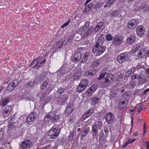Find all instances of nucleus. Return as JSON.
Returning <instances> with one entry per match:
<instances>
[{"label":"nucleus","mask_w":149,"mask_h":149,"mask_svg":"<svg viewBox=\"0 0 149 149\" xmlns=\"http://www.w3.org/2000/svg\"><path fill=\"white\" fill-rule=\"evenodd\" d=\"M61 130L59 125L54 124L49 131L47 132L48 136H50L51 139H54L58 136Z\"/></svg>","instance_id":"obj_1"},{"label":"nucleus","mask_w":149,"mask_h":149,"mask_svg":"<svg viewBox=\"0 0 149 149\" xmlns=\"http://www.w3.org/2000/svg\"><path fill=\"white\" fill-rule=\"evenodd\" d=\"M102 34L99 37L93 47L92 52L93 53L95 52L96 56H100L102 53Z\"/></svg>","instance_id":"obj_2"},{"label":"nucleus","mask_w":149,"mask_h":149,"mask_svg":"<svg viewBox=\"0 0 149 149\" xmlns=\"http://www.w3.org/2000/svg\"><path fill=\"white\" fill-rule=\"evenodd\" d=\"M83 49L82 48H79L74 52L73 56L71 57V60L74 63L79 62L81 60Z\"/></svg>","instance_id":"obj_3"},{"label":"nucleus","mask_w":149,"mask_h":149,"mask_svg":"<svg viewBox=\"0 0 149 149\" xmlns=\"http://www.w3.org/2000/svg\"><path fill=\"white\" fill-rule=\"evenodd\" d=\"M33 143L29 140H25L22 141L19 145L20 148L22 149H30L32 146Z\"/></svg>","instance_id":"obj_4"},{"label":"nucleus","mask_w":149,"mask_h":149,"mask_svg":"<svg viewBox=\"0 0 149 149\" xmlns=\"http://www.w3.org/2000/svg\"><path fill=\"white\" fill-rule=\"evenodd\" d=\"M94 111L95 108L94 107L90 108L84 113L81 118V120L82 121H83L87 118L91 116L94 113Z\"/></svg>","instance_id":"obj_5"},{"label":"nucleus","mask_w":149,"mask_h":149,"mask_svg":"<svg viewBox=\"0 0 149 149\" xmlns=\"http://www.w3.org/2000/svg\"><path fill=\"white\" fill-rule=\"evenodd\" d=\"M37 116L38 113L36 112H32L27 116L26 119V122L28 123L29 125L31 124L33 121L37 117Z\"/></svg>","instance_id":"obj_6"},{"label":"nucleus","mask_w":149,"mask_h":149,"mask_svg":"<svg viewBox=\"0 0 149 149\" xmlns=\"http://www.w3.org/2000/svg\"><path fill=\"white\" fill-rule=\"evenodd\" d=\"M145 32V28L143 25H140L136 27V32L137 36L143 37Z\"/></svg>","instance_id":"obj_7"},{"label":"nucleus","mask_w":149,"mask_h":149,"mask_svg":"<svg viewBox=\"0 0 149 149\" xmlns=\"http://www.w3.org/2000/svg\"><path fill=\"white\" fill-rule=\"evenodd\" d=\"M105 118L108 124H111L114 121L115 116L112 113L110 112L106 114Z\"/></svg>","instance_id":"obj_8"},{"label":"nucleus","mask_w":149,"mask_h":149,"mask_svg":"<svg viewBox=\"0 0 149 149\" xmlns=\"http://www.w3.org/2000/svg\"><path fill=\"white\" fill-rule=\"evenodd\" d=\"M114 78V75L112 74H108L106 77L104 82L103 83V86H106L112 81Z\"/></svg>","instance_id":"obj_9"},{"label":"nucleus","mask_w":149,"mask_h":149,"mask_svg":"<svg viewBox=\"0 0 149 149\" xmlns=\"http://www.w3.org/2000/svg\"><path fill=\"white\" fill-rule=\"evenodd\" d=\"M128 58V54L127 53H122L117 57V61L120 63H123L126 61Z\"/></svg>","instance_id":"obj_10"},{"label":"nucleus","mask_w":149,"mask_h":149,"mask_svg":"<svg viewBox=\"0 0 149 149\" xmlns=\"http://www.w3.org/2000/svg\"><path fill=\"white\" fill-rule=\"evenodd\" d=\"M10 99L11 97L10 96L3 97L0 100V106L4 107L6 106L10 102Z\"/></svg>","instance_id":"obj_11"},{"label":"nucleus","mask_w":149,"mask_h":149,"mask_svg":"<svg viewBox=\"0 0 149 149\" xmlns=\"http://www.w3.org/2000/svg\"><path fill=\"white\" fill-rule=\"evenodd\" d=\"M138 23V20L136 19H132L129 22L128 27L129 29H133L136 27Z\"/></svg>","instance_id":"obj_12"},{"label":"nucleus","mask_w":149,"mask_h":149,"mask_svg":"<svg viewBox=\"0 0 149 149\" xmlns=\"http://www.w3.org/2000/svg\"><path fill=\"white\" fill-rule=\"evenodd\" d=\"M90 56V53L88 52H86L85 53H84V52H83L81 60L80 61L81 63H84L87 62Z\"/></svg>","instance_id":"obj_13"},{"label":"nucleus","mask_w":149,"mask_h":149,"mask_svg":"<svg viewBox=\"0 0 149 149\" xmlns=\"http://www.w3.org/2000/svg\"><path fill=\"white\" fill-rule=\"evenodd\" d=\"M98 132V127L97 124L95 123H93L92 126L91 132L93 137L97 136V133Z\"/></svg>","instance_id":"obj_14"},{"label":"nucleus","mask_w":149,"mask_h":149,"mask_svg":"<svg viewBox=\"0 0 149 149\" xmlns=\"http://www.w3.org/2000/svg\"><path fill=\"white\" fill-rule=\"evenodd\" d=\"M11 110L12 107L11 106L9 105L6 106L4 108L3 113L4 117H7L9 116L10 114Z\"/></svg>","instance_id":"obj_15"},{"label":"nucleus","mask_w":149,"mask_h":149,"mask_svg":"<svg viewBox=\"0 0 149 149\" xmlns=\"http://www.w3.org/2000/svg\"><path fill=\"white\" fill-rule=\"evenodd\" d=\"M128 101L127 100H121L119 102L118 105V108L120 110L123 109L125 106L128 104Z\"/></svg>","instance_id":"obj_16"},{"label":"nucleus","mask_w":149,"mask_h":149,"mask_svg":"<svg viewBox=\"0 0 149 149\" xmlns=\"http://www.w3.org/2000/svg\"><path fill=\"white\" fill-rule=\"evenodd\" d=\"M123 40L122 37L116 36L114 38L112 43L115 46H118L121 43Z\"/></svg>","instance_id":"obj_17"},{"label":"nucleus","mask_w":149,"mask_h":149,"mask_svg":"<svg viewBox=\"0 0 149 149\" xmlns=\"http://www.w3.org/2000/svg\"><path fill=\"white\" fill-rule=\"evenodd\" d=\"M52 90V88L50 86H48V87H47L45 92V93H42V95L40 96V100L42 101L44 100L46 94L48 95L51 92Z\"/></svg>","instance_id":"obj_18"},{"label":"nucleus","mask_w":149,"mask_h":149,"mask_svg":"<svg viewBox=\"0 0 149 149\" xmlns=\"http://www.w3.org/2000/svg\"><path fill=\"white\" fill-rule=\"evenodd\" d=\"M41 58L38 57V59L37 61L36 62V64L31 67V69H33L36 68L37 69L38 68L41 67L42 66H43L44 64L42 62Z\"/></svg>","instance_id":"obj_19"},{"label":"nucleus","mask_w":149,"mask_h":149,"mask_svg":"<svg viewBox=\"0 0 149 149\" xmlns=\"http://www.w3.org/2000/svg\"><path fill=\"white\" fill-rule=\"evenodd\" d=\"M53 118V114L50 113L45 115L44 119V121L45 122H48L51 120V121L52 122Z\"/></svg>","instance_id":"obj_20"},{"label":"nucleus","mask_w":149,"mask_h":149,"mask_svg":"<svg viewBox=\"0 0 149 149\" xmlns=\"http://www.w3.org/2000/svg\"><path fill=\"white\" fill-rule=\"evenodd\" d=\"M64 42V41H63L62 39H61L59 40L54 44V47L57 49L61 48L63 45Z\"/></svg>","instance_id":"obj_21"},{"label":"nucleus","mask_w":149,"mask_h":149,"mask_svg":"<svg viewBox=\"0 0 149 149\" xmlns=\"http://www.w3.org/2000/svg\"><path fill=\"white\" fill-rule=\"evenodd\" d=\"M50 82L49 80L47 79L45 80L42 83V85H40V88L41 90H44L45 88L46 89L48 87L47 86Z\"/></svg>","instance_id":"obj_22"},{"label":"nucleus","mask_w":149,"mask_h":149,"mask_svg":"<svg viewBox=\"0 0 149 149\" xmlns=\"http://www.w3.org/2000/svg\"><path fill=\"white\" fill-rule=\"evenodd\" d=\"M135 40V36H130L126 40V43L127 44H132L134 43Z\"/></svg>","instance_id":"obj_23"},{"label":"nucleus","mask_w":149,"mask_h":149,"mask_svg":"<svg viewBox=\"0 0 149 149\" xmlns=\"http://www.w3.org/2000/svg\"><path fill=\"white\" fill-rule=\"evenodd\" d=\"M99 99L97 97H93L91 98L90 102L92 105H95L99 101Z\"/></svg>","instance_id":"obj_24"},{"label":"nucleus","mask_w":149,"mask_h":149,"mask_svg":"<svg viewBox=\"0 0 149 149\" xmlns=\"http://www.w3.org/2000/svg\"><path fill=\"white\" fill-rule=\"evenodd\" d=\"M146 50L145 49H141L139 51L137 54V56L139 58H142L146 54Z\"/></svg>","instance_id":"obj_25"},{"label":"nucleus","mask_w":149,"mask_h":149,"mask_svg":"<svg viewBox=\"0 0 149 149\" xmlns=\"http://www.w3.org/2000/svg\"><path fill=\"white\" fill-rule=\"evenodd\" d=\"M86 87L85 85H83L79 83L77 88V91L78 92H81L84 90Z\"/></svg>","instance_id":"obj_26"},{"label":"nucleus","mask_w":149,"mask_h":149,"mask_svg":"<svg viewBox=\"0 0 149 149\" xmlns=\"http://www.w3.org/2000/svg\"><path fill=\"white\" fill-rule=\"evenodd\" d=\"M86 87L85 85H83L79 83L77 88V91L78 92H81L84 90Z\"/></svg>","instance_id":"obj_27"},{"label":"nucleus","mask_w":149,"mask_h":149,"mask_svg":"<svg viewBox=\"0 0 149 149\" xmlns=\"http://www.w3.org/2000/svg\"><path fill=\"white\" fill-rule=\"evenodd\" d=\"M140 8L146 12L149 11V6L148 5L146 4V3H142L141 5Z\"/></svg>","instance_id":"obj_28"},{"label":"nucleus","mask_w":149,"mask_h":149,"mask_svg":"<svg viewBox=\"0 0 149 149\" xmlns=\"http://www.w3.org/2000/svg\"><path fill=\"white\" fill-rule=\"evenodd\" d=\"M101 58H100L93 62L91 64V66L93 68L96 67L101 62V61H102V60H101Z\"/></svg>","instance_id":"obj_29"},{"label":"nucleus","mask_w":149,"mask_h":149,"mask_svg":"<svg viewBox=\"0 0 149 149\" xmlns=\"http://www.w3.org/2000/svg\"><path fill=\"white\" fill-rule=\"evenodd\" d=\"M135 71V68H131V69L127 70L125 73V75L126 76H129L130 75L134 73Z\"/></svg>","instance_id":"obj_30"},{"label":"nucleus","mask_w":149,"mask_h":149,"mask_svg":"<svg viewBox=\"0 0 149 149\" xmlns=\"http://www.w3.org/2000/svg\"><path fill=\"white\" fill-rule=\"evenodd\" d=\"M36 82V81H35L33 79H32L27 83L26 85V87H33L35 86V83Z\"/></svg>","instance_id":"obj_31"},{"label":"nucleus","mask_w":149,"mask_h":149,"mask_svg":"<svg viewBox=\"0 0 149 149\" xmlns=\"http://www.w3.org/2000/svg\"><path fill=\"white\" fill-rule=\"evenodd\" d=\"M97 71L95 69H92L88 71L87 72V74L91 76H94L96 73Z\"/></svg>","instance_id":"obj_32"},{"label":"nucleus","mask_w":149,"mask_h":149,"mask_svg":"<svg viewBox=\"0 0 149 149\" xmlns=\"http://www.w3.org/2000/svg\"><path fill=\"white\" fill-rule=\"evenodd\" d=\"M116 0H107L106 4L104 6V7L107 8L110 7L112 4Z\"/></svg>","instance_id":"obj_33"},{"label":"nucleus","mask_w":149,"mask_h":149,"mask_svg":"<svg viewBox=\"0 0 149 149\" xmlns=\"http://www.w3.org/2000/svg\"><path fill=\"white\" fill-rule=\"evenodd\" d=\"M81 72L79 71H76L73 76L74 79L75 80L79 79L80 77V76L81 74Z\"/></svg>","instance_id":"obj_34"},{"label":"nucleus","mask_w":149,"mask_h":149,"mask_svg":"<svg viewBox=\"0 0 149 149\" xmlns=\"http://www.w3.org/2000/svg\"><path fill=\"white\" fill-rule=\"evenodd\" d=\"M139 49V45L138 43L134 45L132 47V49L131 51L133 53H135Z\"/></svg>","instance_id":"obj_35"},{"label":"nucleus","mask_w":149,"mask_h":149,"mask_svg":"<svg viewBox=\"0 0 149 149\" xmlns=\"http://www.w3.org/2000/svg\"><path fill=\"white\" fill-rule=\"evenodd\" d=\"M73 110V109L72 108V106H70L66 108L65 112L68 115H69L72 113Z\"/></svg>","instance_id":"obj_36"},{"label":"nucleus","mask_w":149,"mask_h":149,"mask_svg":"<svg viewBox=\"0 0 149 149\" xmlns=\"http://www.w3.org/2000/svg\"><path fill=\"white\" fill-rule=\"evenodd\" d=\"M75 35V34L74 33H73L72 34L70 35L67 41L68 42L70 43H71L74 40Z\"/></svg>","instance_id":"obj_37"},{"label":"nucleus","mask_w":149,"mask_h":149,"mask_svg":"<svg viewBox=\"0 0 149 149\" xmlns=\"http://www.w3.org/2000/svg\"><path fill=\"white\" fill-rule=\"evenodd\" d=\"M102 2L101 1H99L98 3H97L94 7V9L95 10H97L99 8H101L102 7Z\"/></svg>","instance_id":"obj_38"},{"label":"nucleus","mask_w":149,"mask_h":149,"mask_svg":"<svg viewBox=\"0 0 149 149\" xmlns=\"http://www.w3.org/2000/svg\"><path fill=\"white\" fill-rule=\"evenodd\" d=\"M22 98L27 99L28 100H30L31 98V96L30 93L28 92L25 93L22 96Z\"/></svg>","instance_id":"obj_39"},{"label":"nucleus","mask_w":149,"mask_h":149,"mask_svg":"<svg viewBox=\"0 0 149 149\" xmlns=\"http://www.w3.org/2000/svg\"><path fill=\"white\" fill-rule=\"evenodd\" d=\"M121 15L119 12L113 11L111 13V16L113 17H117V18L120 17Z\"/></svg>","instance_id":"obj_40"},{"label":"nucleus","mask_w":149,"mask_h":149,"mask_svg":"<svg viewBox=\"0 0 149 149\" xmlns=\"http://www.w3.org/2000/svg\"><path fill=\"white\" fill-rule=\"evenodd\" d=\"M74 131H72L70 134L68 138V140L71 141H72L74 138Z\"/></svg>","instance_id":"obj_41"},{"label":"nucleus","mask_w":149,"mask_h":149,"mask_svg":"<svg viewBox=\"0 0 149 149\" xmlns=\"http://www.w3.org/2000/svg\"><path fill=\"white\" fill-rule=\"evenodd\" d=\"M137 79L139 80V82H142L143 81V75L141 74H140V75L138 74H137Z\"/></svg>","instance_id":"obj_42"},{"label":"nucleus","mask_w":149,"mask_h":149,"mask_svg":"<svg viewBox=\"0 0 149 149\" xmlns=\"http://www.w3.org/2000/svg\"><path fill=\"white\" fill-rule=\"evenodd\" d=\"M81 84H82L83 85H85L86 86H87V85L88 84V81L87 79H84L82 80H81L80 82Z\"/></svg>","instance_id":"obj_43"},{"label":"nucleus","mask_w":149,"mask_h":149,"mask_svg":"<svg viewBox=\"0 0 149 149\" xmlns=\"http://www.w3.org/2000/svg\"><path fill=\"white\" fill-rule=\"evenodd\" d=\"M53 118L52 119V122L54 123L56 122L57 120L59 118V116L56 115H54L53 114Z\"/></svg>","instance_id":"obj_44"},{"label":"nucleus","mask_w":149,"mask_h":149,"mask_svg":"<svg viewBox=\"0 0 149 149\" xmlns=\"http://www.w3.org/2000/svg\"><path fill=\"white\" fill-rule=\"evenodd\" d=\"M14 88H15L13 86L12 84L11 83H10L8 86L7 90L8 91H12L13 90Z\"/></svg>","instance_id":"obj_45"},{"label":"nucleus","mask_w":149,"mask_h":149,"mask_svg":"<svg viewBox=\"0 0 149 149\" xmlns=\"http://www.w3.org/2000/svg\"><path fill=\"white\" fill-rule=\"evenodd\" d=\"M15 123V122H13V123H11L10 124L9 123L8 125V128L9 129H15L16 127L15 125L14 124Z\"/></svg>","instance_id":"obj_46"},{"label":"nucleus","mask_w":149,"mask_h":149,"mask_svg":"<svg viewBox=\"0 0 149 149\" xmlns=\"http://www.w3.org/2000/svg\"><path fill=\"white\" fill-rule=\"evenodd\" d=\"M19 81L17 79H16L14 80L13 82L11 83L13 85V86L15 88L18 84Z\"/></svg>","instance_id":"obj_47"},{"label":"nucleus","mask_w":149,"mask_h":149,"mask_svg":"<svg viewBox=\"0 0 149 149\" xmlns=\"http://www.w3.org/2000/svg\"><path fill=\"white\" fill-rule=\"evenodd\" d=\"M45 79V77H44L43 76L41 77H38L36 79V83H38L39 82H40L41 81H43Z\"/></svg>","instance_id":"obj_48"},{"label":"nucleus","mask_w":149,"mask_h":149,"mask_svg":"<svg viewBox=\"0 0 149 149\" xmlns=\"http://www.w3.org/2000/svg\"><path fill=\"white\" fill-rule=\"evenodd\" d=\"M90 131V127H88L84 129L83 132H84V133L87 135L89 133Z\"/></svg>","instance_id":"obj_49"},{"label":"nucleus","mask_w":149,"mask_h":149,"mask_svg":"<svg viewBox=\"0 0 149 149\" xmlns=\"http://www.w3.org/2000/svg\"><path fill=\"white\" fill-rule=\"evenodd\" d=\"M67 100L66 97L65 95L63 96L62 98H61V103L63 104L66 102V100Z\"/></svg>","instance_id":"obj_50"},{"label":"nucleus","mask_w":149,"mask_h":149,"mask_svg":"<svg viewBox=\"0 0 149 149\" xmlns=\"http://www.w3.org/2000/svg\"><path fill=\"white\" fill-rule=\"evenodd\" d=\"M64 91V88H63L60 87L58 88L57 92L60 93H62Z\"/></svg>","instance_id":"obj_51"},{"label":"nucleus","mask_w":149,"mask_h":149,"mask_svg":"<svg viewBox=\"0 0 149 149\" xmlns=\"http://www.w3.org/2000/svg\"><path fill=\"white\" fill-rule=\"evenodd\" d=\"M38 57L34 59L31 62V63L29 65V67L33 66L34 65H35L36 64V62L37 61V60H38Z\"/></svg>","instance_id":"obj_52"},{"label":"nucleus","mask_w":149,"mask_h":149,"mask_svg":"<svg viewBox=\"0 0 149 149\" xmlns=\"http://www.w3.org/2000/svg\"><path fill=\"white\" fill-rule=\"evenodd\" d=\"M94 4L93 3H91L87 5L86 6L88 9H89L90 10H91V9L93 8Z\"/></svg>","instance_id":"obj_53"},{"label":"nucleus","mask_w":149,"mask_h":149,"mask_svg":"<svg viewBox=\"0 0 149 149\" xmlns=\"http://www.w3.org/2000/svg\"><path fill=\"white\" fill-rule=\"evenodd\" d=\"M91 89H92L94 92L95 91L97 88V84H93L90 87Z\"/></svg>","instance_id":"obj_54"},{"label":"nucleus","mask_w":149,"mask_h":149,"mask_svg":"<svg viewBox=\"0 0 149 149\" xmlns=\"http://www.w3.org/2000/svg\"><path fill=\"white\" fill-rule=\"evenodd\" d=\"M94 27L93 26H91L88 29L87 31H88L91 34L93 31Z\"/></svg>","instance_id":"obj_55"},{"label":"nucleus","mask_w":149,"mask_h":149,"mask_svg":"<svg viewBox=\"0 0 149 149\" xmlns=\"http://www.w3.org/2000/svg\"><path fill=\"white\" fill-rule=\"evenodd\" d=\"M70 19H69L67 22L64 24L63 25H62L61 26V28H63L65 26H67L70 23Z\"/></svg>","instance_id":"obj_56"},{"label":"nucleus","mask_w":149,"mask_h":149,"mask_svg":"<svg viewBox=\"0 0 149 149\" xmlns=\"http://www.w3.org/2000/svg\"><path fill=\"white\" fill-rule=\"evenodd\" d=\"M88 95H91L93 93L94 91H93L92 89H91L90 88L86 91Z\"/></svg>","instance_id":"obj_57"},{"label":"nucleus","mask_w":149,"mask_h":149,"mask_svg":"<svg viewBox=\"0 0 149 149\" xmlns=\"http://www.w3.org/2000/svg\"><path fill=\"white\" fill-rule=\"evenodd\" d=\"M97 123H98V129L100 130H101L102 128V121L99 120L97 121Z\"/></svg>","instance_id":"obj_58"},{"label":"nucleus","mask_w":149,"mask_h":149,"mask_svg":"<svg viewBox=\"0 0 149 149\" xmlns=\"http://www.w3.org/2000/svg\"><path fill=\"white\" fill-rule=\"evenodd\" d=\"M85 6V7L84 8V9L83 10V13H85V14H86L90 12L91 10L87 8V6H86V5Z\"/></svg>","instance_id":"obj_59"},{"label":"nucleus","mask_w":149,"mask_h":149,"mask_svg":"<svg viewBox=\"0 0 149 149\" xmlns=\"http://www.w3.org/2000/svg\"><path fill=\"white\" fill-rule=\"evenodd\" d=\"M36 149H48V148L46 146L42 147L41 145L39 144L38 145H37V148Z\"/></svg>","instance_id":"obj_60"},{"label":"nucleus","mask_w":149,"mask_h":149,"mask_svg":"<svg viewBox=\"0 0 149 149\" xmlns=\"http://www.w3.org/2000/svg\"><path fill=\"white\" fill-rule=\"evenodd\" d=\"M102 132H101L100 133V135L99 137V142L101 144L102 143ZM102 146V144H101V145L100 146Z\"/></svg>","instance_id":"obj_61"},{"label":"nucleus","mask_w":149,"mask_h":149,"mask_svg":"<svg viewBox=\"0 0 149 149\" xmlns=\"http://www.w3.org/2000/svg\"><path fill=\"white\" fill-rule=\"evenodd\" d=\"M106 39L107 41H110L113 39L111 35L110 34L107 35L106 36Z\"/></svg>","instance_id":"obj_62"},{"label":"nucleus","mask_w":149,"mask_h":149,"mask_svg":"<svg viewBox=\"0 0 149 149\" xmlns=\"http://www.w3.org/2000/svg\"><path fill=\"white\" fill-rule=\"evenodd\" d=\"M90 34H91L90 33L88 32V31H86L84 33L83 36V37L84 38H86L89 36Z\"/></svg>","instance_id":"obj_63"},{"label":"nucleus","mask_w":149,"mask_h":149,"mask_svg":"<svg viewBox=\"0 0 149 149\" xmlns=\"http://www.w3.org/2000/svg\"><path fill=\"white\" fill-rule=\"evenodd\" d=\"M89 43V40L87 38L83 42V44L84 45H86L88 44Z\"/></svg>","instance_id":"obj_64"}]
</instances>
